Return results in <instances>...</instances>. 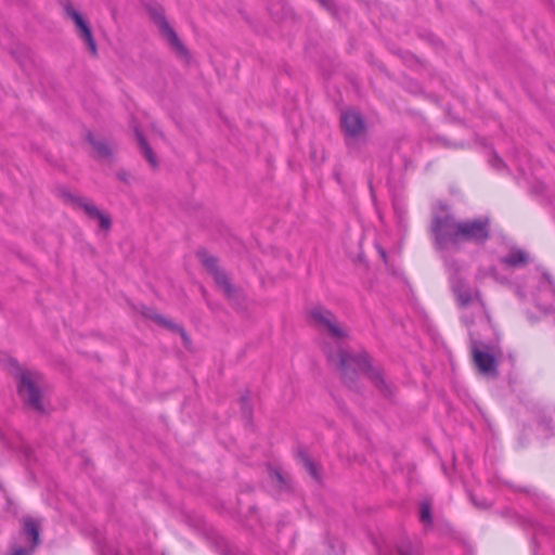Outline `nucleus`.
Wrapping results in <instances>:
<instances>
[{"label": "nucleus", "mask_w": 555, "mask_h": 555, "mask_svg": "<svg viewBox=\"0 0 555 555\" xmlns=\"http://www.w3.org/2000/svg\"><path fill=\"white\" fill-rule=\"evenodd\" d=\"M309 318L312 326L332 340L323 341V352L328 363L339 369L344 383L349 388L356 387L359 373H363L384 397L392 396V385L385 379L378 367L372 366L365 351L348 352L343 349L341 343L348 333L332 311L319 305L310 310Z\"/></svg>", "instance_id": "f257e3e1"}, {"label": "nucleus", "mask_w": 555, "mask_h": 555, "mask_svg": "<svg viewBox=\"0 0 555 555\" xmlns=\"http://www.w3.org/2000/svg\"><path fill=\"white\" fill-rule=\"evenodd\" d=\"M491 222L489 217L456 220L444 212L435 215L430 223L434 245L438 250L450 247L459 249L462 243L468 242L477 246L485 245L490 238Z\"/></svg>", "instance_id": "f03ea898"}, {"label": "nucleus", "mask_w": 555, "mask_h": 555, "mask_svg": "<svg viewBox=\"0 0 555 555\" xmlns=\"http://www.w3.org/2000/svg\"><path fill=\"white\" fill-rule=\"evenodd\" d=\"M42 385V376L37 372L25 371L20 374L17 385L18 393L25 405L37 413H44L41 400Z\"/></svg>", "instance_id": "7ed1b4c3"}, {"label": "nucleus", "mask_w": 555, "mask_h": 555, "mask_svg": "<svg viewBox=\"0 0 555 555\" xmlns=\"http://www.w3.org/2000/svg\"><path fill=\"white\" fill-rule=\"evenodd\" d=\"M450 285L456 297L459 306L462 309H467L472 306L480 314L482 321L487 324L490 323L489 317L486 313L485 302L481 299L479 291L472 289L466 285V283L459 276L457 268L454 269V272L450 275Z\"/></svg>", "instance_id": "20e7f679"}, {"label": "nucleus", "mask_w": 555, "mask_h": 555, "mask_svg": "<svg viewBox=\"0 0 555 555\" xmlns=\"http://www.w3.org/2000/svg\"><path fill=\"white\" fill-rule=\"evenodd\" d=\"M472 354L478 370L487 375H496L495 356L499 353L498 340L485 343L470 333Z\"/></svg>", "instance_id": "39448f33"}, {"label": "nucleus", "mask_w": 555, "mask_h": 555, "mask_svg": "<svg viewBox=\"0 0 555 555\" xmlns=\"http://www.w3.org/2000/svg\"><path fill=\"white\" fill-rule=\"evenodd\" d=\"M149 14L153 23L157 26L160 36L167 41L176 54L184 60L190 57L189 50L178 37L165 16V11L160 5H151Z\"/></svg>", "instance_id": "423d86ee"}, {"label": "nucleus", "mask_w": 555, "mask_h": 555, "mask_svg": "<svg viewBox=\"0 0 555 555\" xmlns=\"http://www.w3.org/2000/svg\"><path fill=\"white\" fill-rule=\"evenodd\" d=\"M197 257L205 269L212 275L216 284L223 291L224 295L232 299L235 295V288L231 284L228 274L218 266V259L209 255L206 250H198Z\"/></svg>", "instance_id": "0eeeda50"}, {"label": "nucleus", "mask_w": 555, "mask_h": 555, "mask_svg": "<svg viewBox=\"0 0 555 555\" xmlns=\"http://www.w3.org/2000/svg\"><path fill=\"white\" fill-rule=\"evenodd\" d=\"M66 17L70 18L76 27L77 35L82 39L88 47L90 53L95 55L98 52L96 43L94 41L92 30L85 17L72 5L69 1L63 5Z\"/></svg>", "instance_id": "6e6552de"}, {"label": "nucleus", "mask_w": 555, "mask_h": 555, "mask_svg": "<svg viewBox=\"0 0 555 555\" xmlns=\"http://www.w3.org/2000/svg\"><path fill=\"white\" fill-rule=\"evenodd\" d=\"M75 207L81 208L85 214L90 218L98 220L99 227L103 230H109L112 220L108 215L102 212L93 203L85 197L76 196L69 193L64 194Z\"/></svg>", "instance_id": "1a4fd4ad"}, {"label": "nucleus", "mask_w": 555, "mask_h": 555, "mask_svg": "<svg viewBox=\"0 0 555 555\" xmlns=\"http://www.w3.org/2000/svg\"><path fill=\"white\" fill-rule=\"evenodd\" d=\"M341 127L345 135L347 137V143L350 144L351 140H354L362 135L365 131L364 120L360 113L354 111H346L340 117Z\"/></svg>", "instance_id": "9d476101"}, {"label": "nucleus", "mask_w": 555, "mask_h": 555, "mask_svg": "<svg viewBox=\"0 0 555 555\" xmlns=\"http://www.w3.org/2000/svg\"><path fill=\"white\" fill-rule=\"evenodd\" d=\"M529 262V255L524 249L513 247L508 254L500 258V263L507 268H521Z\"/></svg>", "instance_id": "9b49d317"}, {"label": "nucleus", "mask_w": 555, "mask_h": 555, "mask_svg": "<svg viewBox=\"0 0 555 555\" xmlns=\"http://www.w3.org/2000/svg\"><path fill=\"white\" fill-rule=\"evenodd\" d=\"M86 139L93 147L94 156L96 158L108 159L112 156V147L105 139L95 137L90 131L87 133Z\"/></svg>", "instance_id": "f8f14e48"}, {"label": "nucleus", "mask_w": 555, "mask_h": 555, "mask_svg": "<svg viewBox=\"0 0 555 555\" xmlns=\"http://www.w3.org/2000/svg\"><path fill=\"white\" fill-rule=\"evenodd\" d=\"M135 137L138 140L139 147L141 150V153L146 158L149 164L153 167H157V159L155 154L153 153L151 146L147 144L145 138L143 137L142 132L135 129Z\"/></svg>", "instance_id": "ddd939ff"}, {"label": "nucleus", "mask_w": 555, "mask_h": 555, "mask_svg": "<svg viewBox=\"0 0 555 555\" xmlns=\"http://www.w3.org/2000/svg\"><path fill=\"white\" fill-rule=\"evenodd\" d=\"M143 314L146 317V318H150V319H153L155 322H157L158 324L160 325H164L170 330H175V331H178L180 334H181V337L183 338L184 341H188L189 337L186 335V333L184 332V330L176 324H173L171 321H168L166 319H164L162 315L159 314H155L153 313L151 310H147L145 312H143Z\"/></svg>", "instance_id": "4468645a"}, {"label": "nucleus", "mask_w": 555, "mask_h": 555, "mask_svg": "<svg viewBox=\"0 0 555 555\" xmlns=\"http://www.w3.org/2000/svg\"><path fill=\"white\" fill-rule=\"evenodd\" d=\"M420 521L426 528L433 526L431 503L428 500H423L420 503Z\"/></svg>", "instance_id": "2eb2a0df"}, {"label": "nucleus", "mask_w": 555, "mask_h": 555, "mask_svg": "<svg viewBox=\"0 0 555 555\" xmlns=\"http://www.w3.org/2000/svg\"><path fill=\"white\" fill-rule=\"evenodd\" d=\"M486 276H491L493 280L500 282V283H506L507 279L500 276L496 269L494 267H490L487 269H480L476 275L478 280H481Z\"/></svg>", "instance_id": "dca6fc26"}, {"label": "nucleus", "mask_w": 555, "mask_h": 555, "mask_svg": "<svg viewBox=\"0 0 555 555\" xmlns=\"http://www.w3.org/2000/svg\"><path fill=\"white\" fill-rule=\"evenodd\" d=\"M300 456H301V459L304 461V465H305L306 469L309 472V474L314 479H319L317 465L306 454L301 453Z\"/></svg>", "instance_id": "f3484780"}, {"label": "nucleus", "mask_w": 555, "mask_h": 555, "mask_svg": "<svg viewBox=\"0 0 555 555\" xmlns=\"http://www.w3.org/2000/svg\"><path fill=\"white\" fill-rule=\"evenodd\" d=\"M399 555H418V552L412 546L411 542L402 541L398 545Z\"/></svg>", "instance_id": "a211bd4d"}, {"label": "nucleus", "mask_w": 555, "mask_h": 555, "mask_svg": "<svg viewBox=\"0 0 555 555\" xmlns=\"http://www.w3.org/2000/svg\"><path fill=\"white\" fill-rule=\"evenodd\" d=\"M241 406L244 417L249 420L251 416V406L249 405V397L247 395L241 397Z\"/></svg>", "instance_id": "6ab92c4d"}, {"label": "nucleus", "mask_w": 555, "mask_h": 555, "mask_svg": "<svg viewBox=\"0 0 555 555\" xmlns=\"http://www.w3.org/2000/svg\"><path fill=\"white\" fill-rule=\"evenodd\" d=\"M541 288H548L550 292L552 293V295L555 297V285L553 283V280L551 278V275L548 273H543V278H542V281H541Z\"/></svg>", "instance_id": "aec40b11"}, {"label": "nucleus", "mask_w": 555, "mask_h": 555, "mask_svg": "<svg viewBox=\"0 0 555 555\" xmlns=\"http://www.w3.org/2000/svg\"><path fill=\"white\" fill-rule=\"evenodd\" d=\"M490 164L498 170H501L504 167L503 160L496 154L492 155Z\"/></svg>", "instance_id": "412c9836"}, {"label": "nucleus", "mask_w": 555, "mask_h": 555, "mask_svg": "<svg viewBox=\"0 0 555 555\" xmlns=\"http://www.w3.org/2000/svg\"><path fill=\"white\" fill-rule=\"evenodd\" d=\"M315 1L326 10H332L334 8V0H315Z\"/></svg>", "instance_id": "4be33fe9"}, {"label": "nucleus", "mask_w": 555, "mask_h": 555, "mask_svg": "<svg viewBox=\"0 0 555 555\" xmlns=\"http://www.w3.org/2000/svg\"><path fill=\"white\" fill-rule=\"evenodd\" d=\"M270 475L273 478H275L281 486L285 483L284 477L282 476V474L279 470H276V469L271 470Z\"/></svg>", "instance_id": "5701e85b"}, {"label": "nucleus", "mask_w": 555, "mask_h": 555, "mask_svg": "<svg viewBox=\"0 0 555 555\" xmlns=\"http://www.w3.org/2000/svg\"><path fill=\"white\" fill-rule=\"evenodd\" d=\"M116 177H117L118 180H120V181H122L125 183H129L130 176H129V173L127 171H124V170L118 171L116 173Z\"/></svg>", "instance_id": "b1692460"}, {"label": "nucleus", "mask_w": 555, "mask_h": 555, "mask_svg": "<svg viewBox=\"0 0 555 555\" xmlns=\"http://www.w3.org/2000/svg\"><path fill=\"white\" fill-rule=\"evenodd\" d=\"M462 320H463V322H464L467 326H468V325H470V324L473 323V321H472L470 319H468V317H467V315H463V317H462Z\"/></svg>", "instance_id": "393cba45"}, {"label": "nucleus", "mask_w": 555, "mask_h": 555, "mask_svg": "<svg viewBox=\"0 0 555 555\" xmlns=\"http://www.w3.org/2000/svg\"><path fill=\"white\" fill-rule=\"evenodd\" d=\"M102 555H119V554L117 552H115L114 550H109L107 553L103 550Z\"/></svg>", "instance_id": "a878e982"}, {"label": "nucleus", "mask_w": 555, "mask_h": 555, "mask_svg": "<svg viewBox=\"0 0 555 555\" xmlns=\"http://www.w3.org/2000/svg\"><path fill=\"white\" fill-rule=\"evenodd\" d=\"M537 305L539 308H541L544 312H547L548 310L545 308V307H542L540 301H539V298H537Z\"/></svg>", "instance_id": "bb28decb"}, {"label": "nucleus", "mask_w": 555, "mask_h": 555, "mask_svg": "<svg viewBox=\"0 0 555 555\" xmlns=\"http://www.w3.org/2000/svg\"><path fill=\"white\" fill-rule=\"evenodd\" d=\"M447 264H448L449 267H454V266H455V261H453V260L448 261V262H447Z\"/></svg>", "instance_id": "cd10ccee"}, {"label": "nucleus", "mask_w": 555, "mask_h": 555, "mask_svg": "<svg viewBox=\"0 0 555 555\" xmlns=\"http://www.w3.org/2000/svg\"><path fill=\"white\" fill-rule=\"evenodd\" d=\"M517 490H520V491H528L527 489H524V488H517Z\"/></svg>", "instance_id": "c85d7f7f"}]
</instances>
